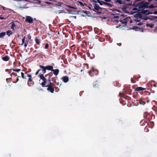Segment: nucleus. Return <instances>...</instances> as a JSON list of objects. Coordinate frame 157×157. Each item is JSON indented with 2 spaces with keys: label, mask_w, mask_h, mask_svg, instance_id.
I'll use <instances>...</instances> for the list:
<instances>
[{
  "label": "nucleus",
  "mask_w": 157,
  "mask_h": 157,
  "mask_svg": "<svg viewBox=\"0 0 157 157\" xmlns=\"http://www.w3.org/2000/svg\"><path fill=\"white\" fill-rule=\"evenodd\" d=\"M25 21L29 23H33V19L30 16H27L26 17Z\"/></svg>",
  "instance_id": "obj_7"
},
{
  "label": "nucleus",
  "mask_w": 157,
  "mask_h": 157,
  "mask_svg": "<svg viewBox=\"0 0 157 157\" xmlns=\"http://www.w3.org/2000/svg\"><path fill=\"white\" fill-rule=\"evenodd\" d=\"M153 13L151 12H150L149 11V12L148 13V14H152Z\"/></svg>",
  "instance_id": "obj_50"
},
{
  "label": "nucleus",
  "mask_w": 157,
  "mask_h": 157,
  "mask_svg": "<svg viewBox=\"0 0 157 157\" xmlns=\"http://www.w3.org/2000/svg\"><path fill=\"white\" fill-rule=\"evenodd\" d=\"M52 65H50V71L53 72H50V73H53L55 76H57L59 74V70L58 69H53V66L54 65V63L52 64Z\"/></svg>",
  "instance_id": "obj_4"
},
{
  "label": "nucleus",
  "mask_w": 157,
  "mask_h": 157,
  "mask_svg": "<svg viewBox=\"0 0 157 157\" xmlns=\"http://www.w3.org/2000/svg\"><path fill=\"white\" fill-rule=\"evenodd\" d=\"M49 47V45L48 43H46L45 44V46L44 48L45 49H47Z\"/></svg>",
  "instance_id": "obj_35"
},
{
  "label": "nucleus",
  "mask_w": 157,
  "mask_h": 157,
  "mask_svg": "<svg viewBox=\"0 0 157 157\" xmlns=\"http://www.w3.org/2000/svg\"><path fill=\"white\" fill-rule=\"evenodd\" d=\"M2 59L3 60L6 61H8L9 59V58L8 56H6L5 57H2Z\"/></svg>",
  "instance_id": "obj_16"
},
{
  "label": "nucleus",
  "mask_w": 157,
  "mask_h": 157,
  "mask_svg": "<svg viewBox=\"0 0 157 157\" xmlns=\"http://www.w3.org/2000/svg\"><path fill=\"white\" fill-rule=\"evenodd\" d=\"M48 87L47 90L52 93H53L54 90V87L53 86H45Z\"/></svg>",
  "instance_id": "obj_8"
},
{
  "label": "nucleus",
  "mask_w": 157,
  "mask_h": 157,
  "mask_svg": "<svg viewBox=\"0 0 157 157\" xmlns=\"http://www.w3.org/2000/svg\"><path fill=\"white\" fill-rule=\"evenodd\" d=\"M49 82V84L47 85H46V84L45 85V86H53V83L52 82Z\"/></svg>",
  "instance_id": "obj_24"
},
{
  "label": "nucleus",
  "mask_w": 157,
  "mask_h": 157,
  "mask_svg": "<svg viewBox=\"0 0 157 157\" xmlns=\"http://www.w3.org/2000/svg\"><path fill=\"white\" fill-rule=\"evenodd\" d=\"M9 70V69H6V71H8Z\"/></svg>",
  "instance_id": "obj_57"
},
{
  "label": "nucleus",
  "mask_w": 157,
  "mask_h": 157,
  "mask_svg": "<svg viewBox=\"0 0 157 157\" xmlns=\"http://www.w3.org/2000/svg\"><path fill=\"white\" fill-rule=\"evenodd\" d=\"M104 0L106 2H110L111 1V0Z\"/></svg>",
  "instance_id": "obj_47"
},
{
  "label": "nucleus",
  "mask_w": 157,
  "mask_h": 157,
  "mask_svg": "<svg viewBox=\"0 0 157 157\" xmlns=\"http://www.w3.org/2000/svg\"><path fill=\"white\" fill-rule=\"evenodd\" d=\"M30 83V84H33L34 83V82L33 81V79L32 78H29V80L28 81V84Z\"/></svg>",
  "instance_id": "obj_20"
},
{
  "label": "nucleus",
  "mask_w": 157,
  "mask_h": 157,
  "mask_svg": "<svg viewBox=\"0 0 157 157\" xmlns=\"http://www.w3.org/2000/svg\"><path fill=\"white\" fill-rule=\"evenodd\" d=\"M2 8H3V10H5V7H4L2 6Z\"/></svg>",
  "instance_id": "obj_51"
},
{
  "label": "nucleus",
  "mask_w": 157,
  "mask_h": 157,
  "mask_svg": "<svg viewBox=\"0 0 157 157\" xmlns=\"http://www.w3.org/2000/svg\"><path fill=\"white\" fill-rule=\"evenodd\" d=\"M68 6L70 8H71L74 9H77V8L75 7H73V6Z\"/></svg>",
  "instance_id": "obj_39"
},
{
  "label": "nucleus",
  "mask_w": 157,
  "mask_h": 157,
  "mask_svg": "<svg viewBox=\"0 0 157 157\" xmlns=\"http://www.w3.org/2000/svg\"><path fill=\"white\" fill-rule=\"evenodd\" d=\"M147 19H149L151 20H155L156 19V16H151V17L149 18H147Z\"/></svg>",
  "instance_id": "obj_18"
},
{
  "label": "nucleus",
  "mask_w": 157,
  "mask_h": 157,
  "mask_svg": "<svg viewBox=\"0 0 157 157\" xmlns=\"http://www.w3.org/2000/svg\"><path fill=\"white\" fill-rule=\"evenodd\" d=\"M27 75V76L29 78H32V75L30 74H28L27 72L25 73Z\"/></svg>",
  "instance_id": "obj_30"
},
{
  "label": "nucleus",
  "mask_w": 157,
  "mask_h": 157,
  "mask_svg": "<svg viewBox=\"0 0 157 157\" xmlns=\"http://www.w3.org/2000/svg\"><path fill=\"white\" fill-rule=\"evenodd\" d=\"M153 13L155 14H157V11H155L154 13Z\"/></svg>",
  "instance_id": "obj_46"
},
{
  "label": "nucleus",
  "mask_w": 157,
  "mask_h": 157,
  "mask_svg": "<svg viewBox=\"0 0 157 157\" xmlns=\"http://www.w3.org/2000/svg\"><path fill=\"white\" fill-rule=\"evenodd\" d=\"M78 2L79 3V4H80V5L81 6H84L85 5H86V4H83V3L82 2Z\"/></svg>",
  "instance_id": "obj_34"
},
{
  "label": "nucleus",
  "mask_w": 157,
  "mask_h": 157,
  "mask_svg": "<svg viewBox=\"0 0 157 157\" xmlns=\"http://www.w3.org/2000/svg\"><path fill=\"white\" fill-rule=\"evenodd\" d=\"M46 3H48V4H50L51 3H50L48 2H46Z\"/></svg>",
  "instance_id": "obj_54"
},
{
  "label": "nucleus",
  "mask_w": 157,
  "mask_h": 157,
  "mask_svg": "<svg viewBox=\"0 0 157 157\" xmlns=\"http://www.w3.org/2000/svg\"><path fill=\"white\" fill-rule=\"evenodd\" d=\"M12 69L14 71H16L17 72H19L21 71V69H14L12 68Z\"/></svg>",
  "instance_id": "obj_28"
},
{
  "label": "nucleus",
  "mask_w": 157,
  "mask_h": 157,
  "mask_svg": "<svg viewBox=\"0 0 157 157\" xmlns=\"http://www.w3.org/2000/svg\"><path fill=\"white\" fill-rule=\"evenodd\" d=\"M114 2L120 5L123 4L125 3L124 2H122L121 0H115Z\"/></svg>",
  "instance_id": "obj_12"
},
{
  "label": "nucleus",
  "mask_w": 157,
  "mask_h": 157,
  "mask_svg": "<svg viewBox=\"0 0 157 157\" xmlns=\"http://www.w3.org/2000/svg\"><path fill=\"white\" fill-rule=\"evenodd\" d=\"M84 13H86V11H84Z\"/></svg>",
  "instance_id": "obj_60"
},
{
  "label": "nucleus",
  "mask_w": 157,
  "mask_h": 157,
  "mask_svg": "<svg viewBox=\"0 0 157 157\" xmlns=\"http://www.w3.org/2000/svg\"><path fill=\"white\" fill-rule=\"evenodd\" d=\"M11 79H12L11 78V77L10 78H7L6 79V81L8 82H10V80Z\"/></svg>",
  "instance_id": "obj_40"
},
{
  "label": "nucleus",
  "mask_w": 157,
  "mask_h": 157,
  "mask_svg": "<svg viewBox=\"0 0 157 157\" xmlns=\"http://www.w3.org/2000/svg\"><path fill=\"white\" fill-rule=\"evenodd\" d=\"M114 18H117L119 19L120 22L121 24H124L125 25H126L128 22L129 21V17H125V16H124L123 15H122L121 16V17L120 19L119 17L118 16H116L114 17Z\"/></svg>",
  "instance_id": "obj_1"
},
{
  "label": "nucleus",
  "mask_w": 157,
  "mask_h": 157,
  "mask_svg": "<svg viewBox=\"0 0 157 157\" xmlns=\"http://www.w3.org/2000/svg\"><path fill=\"white\" fill-rule=\"evenodd\" d=\"M50 74H51V73H50L48 74H46L45 75V77H47V76H48V81H49V82H51V78L52 76V75H51Z\"/></svg>",
  "instance_id": "obj_14"
},
{
  "label": "nucleus",
  "mask_w": 157,
  "mask_h": 157,
  "mask_svg": "<svg viewBox=\"0 0 157 157\" xmlns=\"http://www.w3.org/2000/svg\"><path fill=\"white\" fill-rule=\"evenodd\" d=\"M18 77H19L18 76V78H17V80H16V81L15 82H14V83H16L18 81V80H19Z\"/></svg>",
  "instance_id": "obj_41"
},
{
  "label": "nucleus",
  "mask_w": 157,
  "mask_h": 157,
  "mask_svg": "<svg viewBox=\"0 0 157 157\" xmlns=\"http://www.w3.org/2000/svg\"><path fill=\"white\" fill-rule=\"evenodd\" d=\"M155 7V6H154V5L152 4L151 5L149 6H148V8L150 9H153Z\"/></svg>",
  "instance_id": "obj_29"
},
{
  "label": "nucleus",
  "mask_w": 157,
  "mask_h": 157,
  "mask_svg": "<svg viewBox=\"0 0 157 157\" xmlns=\"http://www.w3.org/2000/svg\"><path fill=\"white\" fill-rule=\"evenodd\" d=\"M137 22H139V21L140 20H137L136 21Z\"/></svg>",
  "instance_id": "obj_62"
},
{
  "label": "nucleus",
  "mask_w": 157,
  "mask_h": 157,
  "mask_svg": "<svg viewBox=\"0 0 157 157\" xmlns=\"http://www.w3.org/2000/svg\"><path fill=\"white\" fill-rule=\"evenodd\" d=\"M12 75H14L16 76H17V74L15 73H14V72H13L11 74H10V76H11V77H12Z\"/></svg>",
  "instance_id": "obj_38"
},
{
  "label": "nucleus",
  "mask_w": 157,
  "mask_h": 157,
  "mask_svg": "<svg viewBox=\"0 0 157 157\" xmlns=\"http://www.w3.org/2000/svg\"><path fill=\"white\" fill-rule=\"evenodd\" d=\"M149 10H143L142 11V13L144 14H146V15H148V13L149 12Z\"/></svg>",
  "instance_id": "obj_17"
},
{
  "label": "nucleus",
  "mask_w": 157,
  "mask_h": 157,
  "mask_svg": "<svg viewBox=\"0 0 157 157\" xmlns=\"http://www.w3.org/2000/svg\"><path fill=\"white\" fill-rule=\"evenodd\" d=\"M6 34V33L5 32H2L0 33V36L1 38H2Z\"/></svg>",
  "instance_id": "obj_25"
},
{
  "label": "nucleus",
  "mask_w": 157,
  "mask_h": 157,
  "mask_svg": "<svg viewBox=\"0 0 157 157\" xmlns=\"http://www.w3.org/2000/svg\"><path fill=\"white\" fill-rule=\"evenodd\" d=\"M131 6V4H126L124 5V6L122 8V9H126L127 8H128L129 7Z\"/></svg>",
  "instance_id": "obj_13"
},
{
  "label": "nucleus",
  "mask_w": 157,
  "mask_h": 157,
  "mask_svg": "<svg viewBox=\"0 0 157 157\" xmlns=\"http://www.w3.org/2000/svg\"><path fill=\"white\" fill-rule=\"evenodd\" d=\"M21 75L22 78H23L26 79V76H25L24 75V73L23 72H21Z\"/></svg>",
  "instance_id": "obj_31"
},
{
  "label": "nucleus",
  "mask_w": 157,
  "mask_h": 157,
  "mask_svg": "<svg viewBox=\"0 0 157 157\" xmlns=\"http://www.w3.org/2000/svg\"><path fill=\"white\" fill-rule=\"evenodd\" d=\"M133 29H140V28L139 27H138L137 26H134L133 27Z\"/></svg>",
  "instance_id": "obj_37"
},
{
  "label": "nucleus",
  "mask_w": 157,
  "mask_h": 157,
  "mask_svg": "<svg viewBox=\"0 0 157 157\" xmlns=\"http://www.w3.org/2000/svg\"><path fill=\"white\" fill-rule=\"evenodd\" d=\"M35 41L36 42V44L39 45L40 44V40L39 39H38L37 38H36L35 39Z\"/></svg>",
  "instance_id": "obj_19"
},
{
  "label": "nucleus",
  "mask_w": 157,
  "mask_h": 157,
  "mask_svg": "<svg viewBox=\"0 0 157 157\" xmlns=\"http://www.w3.org/2000/svg\"><path fill=\"white\" fill-rule=\"evenodd\" d=\"M6 33L9 36H10L13 34V32L10 30H8Z\"/></svg>",
  "instance_id": "obj_15"
},
{
  "label": "nucleus",
  "mask_w": 157,
  "mask_h": 157,
  "mask_svg": "<svg viewBox=\"0 0 157 157\" xmlns=\"http://www.w3.org/2000/svg\"><path fill=\"white\" fill-rule=\"evenodd\" d=\"M128 94H131V93L130 91L129 92V93H128Z\"/></svg>",
  "instance_id": "obj_55"
},
{
  "label": "nucleus",
  "mask_w": 157,
  "mask_h": 157,
  "mask_svg": "<svg viewBox=\"0 0 157 157\" xmlns=\"http://www.w3.org/2000/svg\"><path fill=\"white\" fill-rule=\"evenodd\" d=\"M104 5L108 6L110 7H111L112 6V5L111 4L106 2H105Z\"/></svg>",
  "instance_id": "obj_26"
},
{
  "label": "nucleus",
  "mask_w": 157,
  "mask_h": 157,
  "mask_svg": "<svg viewBox=\"0 0 157 157\" xmlns=\"http://www.w3.org/2000/svg\"><path fill=\"white\" fill-rule=\"evenodd\" d=\"M147 88H143L141 87H139L136 88L135 89V91H143L146 90Z\"/></svg>",
  "instance_id": "obj_10"
},
{
  "label": "nucleus",
  "mask_w": 157,
  "mask_h": 157,
  "mask_svg": "<svg viewBox=\"0 0 157 157\" xmlns=\"http://www.w3.org/2000/svg\"><path fill=\"white\" fill-rule=\"evenodd\" d=\"M153 86L154 87H156L157 86V84H153Z\"/></svg>",
  "instance_id": "obj_48"
},
{
  "label": "nucleus",
  "mask_w": 157,
  "mask_h": 157,
  "mask_svg": "<svg viewBox=\"0 0 157 157\" xmlns=\"http://www.w3.org/2000/svg\"><path fill=\"white\" fill-rule=\"evenodd\" d=\"M11 25V29L13 30H14V27H15L16 25L13 22H12Z\"/></svg>",
  "instance_id": "obj_23"
},
{
  "label": "nucleus",
  "mask_w": 157,
  "mask_h": 157,
  "mask_svg": "<svg viewBox=\"0 0 157 157\" xmlns=\"http://www.w3.org/2000/svg\"><path fill=\"white\" fill-rule=\"evenodd\" d=\"M147 18H149L148 17H145V18L144 19L145 20H147V19H147Z\"/></svg>",
  "instance_id": "obj_52"
},
{
  "label": "nucleus",
  "mask_w": 157,
  "mask_h": 157,
  "mask_svg": "<svg viewBox=\"0 0 157 157\" xmlns=\"http://www.w3.org/2000/svg\"><path fill=\"white\" fill-rule=\"evenodd\" d=\"M152 0H148V2H151Z\"/></svg>",
  "instance_id": "obj_58"
},
{
  "label": "nucleus",
  "mask_w": 157,
  "mask_h": 157,
  "mask_svg": "<svg viewBox=\"0 0 157 157\" xmlns=\"http://www.w3.org/2000/svg\"><path fill=\"white\" fill-rule=\"evenodd\" d=\"M139 102L140 104H142V105H144L145 103V102L142 101V99L141 98L140 99V100H139Z\"/></svg>",
  "instance_id": "obj_27"
},
{
  "label": "nucleus",
  "mask_w": 157,
  "mask_h": 157,
  "mask_svg": "<svg viewBox=\"0 0 157 157\" xmlns=\"http://www.w3.org/2000/svg\"><path fill=\"white\" fill-rule=\"evenodd\" d=\"M152 0H148V2H151Z\"/></svg>",
  "instance_id": "obj_59"
},
{
  "label": "nucleus",
  "mask_w": 157,
  "mask_h": 157,
  "mask_svg": "<svg viewBox=\"0 0 157 157\" xmlns=\"http://www.w3.org/2000/svg\"><path fill=\"white\" fill-rule=\"evenodd\" d=\"M95 72H97V73L95 74L96 75H97L98 74V71L94 69L92 70V71H89L88 72L89 75L91 77L94 76V73Z\"/></svg>",
  "instance_id": "obj_6"
},
{
  "label": "nucleus",
  "mask_w": 157,
  "mask_h": 157,
  "mask_svg": "<svg viewBox=\"0 0 157 157\" xmlns=\"http://www.w3.org/2000/svg\"><path fill=\"white\" fill-rule=\"evenodd\" d=\"M143 24V23H142V22H139L138 24L137 25H141Z\"/></svg>",
  "instance_id": "obj_42"
},
{
  "label": "nucleus",
  "mask_w": 157,
  "mask_h": 157,
  "mask_svg": "<svg viewBox=\"0 0 157 157\" xmlns=\"http://www.w3.org/2000/svg\"><path fill=\"white\" fill-rule=\"evenodd\" d=\"M94 8L93 10L95 11H98L101 9V7L98 4H94Z\"/></svg>",
  "instance_id": "obj_9"
},
{
  "label": "nucleus",
  "mask_w": 157,
  "mask_h": 157,
  "mask_svg": "<svg viewBox=\"0 0 157 157\" xmlns=\"http://www.w3.org/2000/svg\"><path fill=\"white\" fill-rule=\"evenodd\" d=\"M39 77L40 79L42 80L43 82H42L41 84L42 86L44 87L45 86V85L47 83V80L45 76L44 75V74H40L39 75Z\"/></svg>",
  "instance_id": "obj_3"
},
{
  "label": "nucleus",
  "mask_w": 157,
  "mask_h": 157,
  "mask_svg": "<svg viewBox=\"0 0 157 157\" xmlns=\"http://www.w3.org/2000/svg\"><path fill=\"white\" fill-rule=\"evenodd\" d=\"M156 19H157V16H156Z\"/></svg>",
  "instance_id": "obj_64"
},
{
  "label": "nucleus",
  "mask_w": 157,
  "mask_h": 157,
  "mask_svg": "<svg viewBox=\"0 0 157 157\" xmlns=\"http://www.w3.org/2000/svg\"><path fill=\"white\" fill-rule=\"evenodd\" d=\"M39 66L43 71V74L46 73V70L50 71V65H48L46 66L39 65Z\"/></svg>",
  "instance_id": "obj_5"
},
{
  "label": "nucleus",
  "mask_w": 157,
  "mask_h": 157,
  "mask_svg": "<svg viewBox=\"0 0 157 157\" xmlns=\"http://www.w3.org/2000/svg\"><path fill=\"white\" fill-rule=\"evenodd\" d=\"M154 24L153 23H151V24H146V26L147 27H148L149 28H152L154 26Z\"/></svg>",
  "instance_id": "obj_22"
},
{
  "label": "nucleus",
  "mask_w": 157,
  "mask_h": 157,
  "mask_svg": "<svg viewBox=\"0 0 157 157\" xmlns=\"http://www.w3.org/2000/svg\"><path fill=\"white\" fill-rule=\"evenodd\" d=\"M129 21H130V23H132V21H131V20H129Z\"/></svg>",
  "instance_id": "obj_53"
},
{
  "label": "nucleus",
  "mask_w": 157,
  "mask_h": 157,
  "mask_svg": "<svg viewBox=\"0 0 157 157\" xmlns=\"http://www.w3.org/2000/svg\"><path fill=\"white\" fill-rule=\"evenodd\" d=\"M91 1H92L93 2H94V3H97V2H97V1H96V0H91Z\"/></svg>",
  "instance_id": "obj_43"
},
{
  "label": "nucleus",
  "mask_w": 157,
  "mask_h": 157,
  "mask_svg": "<svg viewBox=\"0 0 157 157\" xmlns=\"http://www.w3.org/2000/svg\"><path fill=\"white\" fill-rule=\"evenodd\" d=\"M147 86H148L149 87V88H147V89H149L151 87H152V84H151V83H148L147 84Z\"/></svg>",
  "instance_id": "obj_33"
},
{
  "label": "nucleus",
  "mask_w": 157,
  "mask_h": 157,
  "mask_svg": "<svg viewBox=\"0 0 157 157\" xmlns=\"http://www.w3.org/2000/svg\"><path fill=\"white\" fill-rule=\"evenodd\" d=\"M25 40V36L22 39V44L21 45H22L24 43Z\"/></svg>",
  "instance_id": "obj_32"
},
{
  "label": "nucleus",
  "mask_w": 157,
  "mask_h": 157,
  "mask_svg": "<svg viewBox=\"0 0 157 157\" xmlns=\"http://www.w3.org/2000/svg\"><path fill=\"white\" fill-rule=\"evenodd\" d=\"M117 44L119 46H121V43H117Z\"/></svg>",
  "instance_id": "obj_49"
},
{
  "label": "nucleus",
  "mask_w": 157,
  "mask_h": 157,
  "mask_svg": "<svg viewBox=\"0 0 157 157\" xmlns=\"http://www.w3.org/2000/svg\"><path fill=\"white\" fill-rule=\"evenodd\" d=\"M97 1V2L100 5H105V2L103 1H100L99 0H96Z\"/></svg>",
  "instance_id": "obj_21"
},
{
  "label": "nucleus",
  "mask_w": 157,
  "mask_h": 157,
  "mask_svg": "<svg viewBox=\"0 0 157 157\" xmlns=\"http://www.w3.org/2000/svg\"><path fill=\"white\" fill-rule=\"evenodd\" d=\"M0 19L1 20H3L4 19V18L3 17L1 16H0Z\"/></svg>",
  "instance_id": "obj_45"
},
{
  "label": "nucleus",
  "mask_w": 157,
  "mask_h": 157,
  "mask_svg": "<svg viewBox=\"0 0 157 157\" xmlns=\"http://www.w3.org/2000/svg\"><path fill=\"white\" fill-rule=\"evenodd\" d=\"M149 4V2H145L144 1H142L138 3L139 8L140 9L148 8V5Z\"/></svg>",
  "instance_id": "obj_2"
},
{
  "label": "nucleus",
  "mask_w": 157,
  "mask_h": 157,
  "mask_svg": "<svg viewBox=\"0 0 157 157\" xmlns=\"http://www.w3.org/2000/svg\"><path fill=\"white\" fill-rule=\"evenodd\" d=\"M27 44H28V43H26V42L25 44L24 45V46L25 47V48L27 46Z\"/></svg>",
  "instance_id": "obj_44"
},
{
  "label": "nucleus",
  "mask_w": 157,
  "mask_h": 157,
  "mask_svg": "<svg viewBox=\"0 0 157 157\" xmlns=\"http://www.w3.org/2000/svg\"><path fill=\"white\" fill-rule=\"evenodd\" d=\"M96 85H96V84H95V85H94V86H96ZM98 85H97V86H98Z\"/></svg>",
  "instance_id": "obj_61"
},
{
  "label": "nucleus",
  "mask_w": 157,
  "mask_h": 157,
  "mask_svg": "<svg viewBox=\"0 0 157 157\" xmlns=\"http://www.w3.org/2000/svg\"><path fill=\"white\" fill-rule=\"evenodd\" d=\"M41 70V69H40L38 70V71L36 72L35 75H37L38 74L40 71Z\"/></svg>",
  "instance_id": "obj_36"
},
{
  "label": "nucleus",
  "mask_w": 157,
  "mask_h": 157,
  "mask_svg": "<svg viewBox=\"0 0 157 157\" xmlns=\"http://www.w3.org/2000/svg\"><path fill=\"white\" fill-rule=\"evenodd\" d=\"M97 14H98V13H100L99 12L97 11Z\"/></svg>",
  "instance_id": "obj_56"
},
{
  "label": "nucleus",
  "mask_w": 157,
  "mask_h": 157,
  "mask_svg": "<svg viewBox=\"0 0 157 157\" xmlns=\"http://www.w3.org/2000/svg\"><path fill=\"white\" fill-rule=\"evenodd\" d=\"M155 29L156 30H157V26L156 27Z\"/></svg>",
  "instance_id": "obj_63"
},
{
  "label": "nucleus",
  "mask_w": 157,
  "mask_h": 157,
  "mask_svg": "<svg viewBox=\"0 0 157 157\" xmlns=\"http://www.w3.org/2000/svg\"><path fill=\"white\" fill-rule=\"evenodd\" d=\"M61 79L63 80V81L65 83H66L69 81L68 77L67 76H63Z\"/></svg>",
  "instance_id": "obj_11"
}]
</instances>
